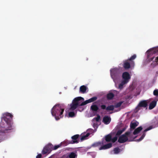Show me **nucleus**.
I'll return each mask as SVG.
<instances>
[{
    "label": "nucleus",
    "mask_w": 158,
    "mask_h": 158,
    "mask_svg": "<svg viewBox=\"0 0 158 158\" xmlns=\"http://www.w3.org/2000/svg\"><path fill=\"white\" fill-rule=\"evenodd\" d=\"M97 99V97H94L83 101L84 98L82 97H79L74 98L72 103L70 104L69 108L66 110V111L68 113V117L73 118L76 116L77 113V111L76 109L78 107L93 102Z\"/></svg>",
    "instance_id": "1"
},
{
    "label": "nucleus",
    "mask_w": 158,
    "mask_h": 158,
    "mask_svg": "<svg viewBox=\"0 0 158 158\" xmlns=\"http://www.w3.org/2000/svg\"><path fill=\"white\" fill-rule=\"evenodd\" d=\"M122 79L120 76L117 81V83H116L115 87L118 89H122L129 82L131 75L129 73L127 72H123L122 75Z\"/></svg>",
    "instance_id": "2"
},
{
    "label": "nucleus",
    "mask_w": 158,
    "mask_h": 158,
    "mask_svg": "<svg viewBox=\"0 0 158 158\" xmlns=\"http://www.w3.org/2000/svg\"><path fill=\"white\" fill-rule=\"evenodd\" d=\"M64 110V108L62 105H56L51 109V114L56 120H59L63 117Z\"/></svg>",
    "instance_id": "3"
},
{
    "label": "nucleus",
    "mask_w": 158,
    "mask_h": 158,
    "mask_svg": "<svg viewBox=\"0 0 158 158\" xmlns=\"http://www.w3.org/2000/svg\"><path fill=\"white\" fill-rule=\"evenodd\" d=\"M110 76L113 80L115 85L117 83V81L119 79V74L121 73V69L119 67H115L111 69L110 70Z\"/></svg>",
    "instance_id": "4"
},
{
    "label": "nucleus",
    "mask_w": 158,
    "mask_h": 158,
    "mask_svg": "<svg viewBox=\"0 0 158 158\" xmlns=\"http://www.w3.org/2000/svg\"><path fill=\"white\" fill-rule=\"evenodd\" d=\"M134 137L131 135L129 134L128 131L125 134L121 135L119 137L118 141L120 143H123L127 141H132Z\"/></svg>",
    "instance_id": "5"
},
{
    "label": "nucleus",
    "mask_w": 158,
    "mask_h": 158,
    "mask_svg": "<svg viewBox=\"0 0 158 158\" xmlns=\"http://www.w3.org/2000/svg\"><path fill=\"white\" fill-rule=\"evenodd\" d=\"M106 142L102 140V143L99 142L95 143L93 145V146L95 147L101 146L99 148V150H105L111 148L112 146L111 143L106 144Z\"/></svg>",
    "instance_id": "6"
},
{
    "label": "nucleus",
    "mask_w": 158,
    "mask_h": 158,
    "mask_svg": "<svg viewBox=\"0 0 158 158\" xmlns=\"http://www.w3.org/2000/svg\"><path fill=\"white\" fill-rule=\"evenodd\" d=\"M157 52H158V46L150 48L147 51L146 54H147V59L149 62L152 61L154 58V57L149 58L151 55Z\"/></svg>",
    "instance_id": "7"
},
{
    "label": "nucleus",
    "mask_w": 158,
    "mask_h": 158,
    "mask_svg": "<svg viewBox=\"0 0 158 158\" xmlns=\"http://www.w3.org/2000/svg\"><path fill=\"white\" fill-rule=\"evenodd\" d=\"M142 129L141 126L135 129L133 131H128L129 134L131 135L134 137L133 138V140L137 136L139 135Z\"/></svg>",
    "instance_id": "8"
},
{
    "label": "nucleus",
    "mask_w": 158,
    "mask_h": 158,
    "mask_svg": "<svg viewBox=\"0 0 158 158\" xmlns=\"http://www.w3.org/2000/svg\"><path fill=\"white\" fill-rule=\"evenodd\" d=\"M52 145L50 144L46 145L42 151V153L43 155L49 153L52 150Z\"/></svg>",
    "instance_id": "9"
},
{
    "label": "nucleus",
    "mask_w": 158,
    "mask_h": 158,
    "mask_svg": "<svg viewBox=\"0 0 158 158\" xmlns=\"http://www.w3.org/2000/svg\"><path fill=\"white\" fill-rule=\"evenodd\" d=\"M154 127H153L152 126H150L148 127L147 129H145L144 131L142 133V134L141 136L140 137L139 139H137L136 140V141L139 142V141H141L143 139L145 136L146 135V133H145L146 132L148 131H149V130L152 129Z\"/></svg>",
    "instance_id": "10"
},
{
    "label": "nucleus",
    "mask_w": 158,
    "mask_h": 158,
    "mask_svg": "<svg viewBox=\"0 0 158 158\" xmlns=\"http://www.w3.org/2000/svg\"><path fill=\"white\" fill-rule=\"evenodd\" d=\"M118 93L116 90H112L107 94V98L108 99H111L113 98L114 95L117 94Z\"/></svg>",
    "instance_id": "11"
},
{
    "label": "nucleus",
    "mask_w": 158,
    "mask_h": 158,
    "mask_svg": "<svg viewBox=\"0 0 158 158\" xmlns=\"http://www.w3.org/2000/svg\"><path fill=\"white\" fill-rule=\"evenodd\" d=\"M90 109L91 111L95 115L98 111L99 107L96 104L93 103L91 106Z\"/></svg>",
    "instance_id": "12"
},
{
    "label": "nucleus",
    "mask_w": 158,
    "mask_h": 158,
    "mask_svg": "<svg viewBox=\"0 0 158 158\" xmlns=\"http://www.w3.org/2000/svg\"><path fill=\"white\" fill-rule=\"evenodd\" d=\"M79 91L82 94L86 93L88 91V88L86 86L83 85L80 87Z\"/></svg>",
    "instance_id": "13"
},
{
    "label": "nucleus",
    "mask_w": 158,
    "mask_h": 158,
    "mask_svg": "<svg viewBox=\"0 0 158 158\" xmlns=\"http://www.w3.org/2000/svg\"><path fill=\"white\" fill-rule=\"evenodd\" d=\"M139 123L136 121L134 120L131 122L130 123V131H132L134 130L138 125Z\"/></svg>",
    "instance_id": "14"
},
{
    "label": "nucleus",
    "mask_w": 158,
    "mask_h": 158,
    "mask_svg": "<svg viewBox=\"0 0 158 158\" xmlns=\"http://www.w3.org/2000/svg\"><path fill=\"white\" fill-rule=\"evenodd\" d=\"M123 64V66L125 69H128L130 67H133L134 66L131 65V64L128 60H127L124 61Z\"/></svg>",
    "instance_id": "15"
},
{
    "label": "nucleus",
    "mask_w": 158,
    "mask_h": 158,
    "mask_svg": "<svg viewBox=\"0 0 158 158\" xmlns=\"http://www.w3.org/2000/svg\"><path fill=\"white\" fill-rule=\"evenodd\" d=\"M111 119L110 116H105L103 118V122L105 124H109L111 121Z\"/></svg>",
    "instance_id": "16"
},
{
    "label": "nucleus",
    "mask_w": 158,
    "mask_h": 158,
    "mask_svg": "<svg viewBox=\"0 0 158 158\" xmlns=\"http://www.w3.org/2000/svg\"><path fill=\"white\" fill-rule=\"evenodd\" d=\"M149 102V100H144L141 101L139 103L138 106H139L146 107L147 105V103Z\"/></svg>",
    "instance_id": "17"
},
{
    "label": "nucleus",
    "mask_w": 158,
    "mask_h": 158,
    "mask_svg": "<svg viewBox=\"0 0 158 158\" xmlns=\"http://www.w3.org/2000/svg\"><path fill=\"white\" fill-rule=\"evenodd\" d=\"M136 55L135 54H134L129 59H128V60L129 61L131 66H134L135 63L134 62L133 60L135 59L136 58Z\"/></svg>",
    "instance_id": "18"
},
{
    "label": "nucleus",
    "mask_w": 158,
    "mask_h": 158,
    "mask_svg": "<svg viewBox=\"0 0 158 158\" xmlns=\"http://www.w3.org/2000/svg\"><path fill=\"white\" fill-rule=\"evenodd\" d=\"M79 136V135H75L73 136L71 138L73 140H74L73 141L70 143H78V142L77 140V139L78 138V137Z\"/></svg>",
    "instance_id": "19"
},
{
    "label": "nucleus",
    "mask_w": 158,
    "mask_h": 158,
    "mask_svg": "<svg viewBox=\"0 0 158 158\" xmlns=\"http://www.w3.org/2000/svg\"><path fill=\"white\" fill-rule=\"evenodd\" d=\"M122 150H120L118 148H116L114 149L111 153L112 154H118Z\"/></svg>",
    "instance_id": "20"
},
{
    "label": "nucleus",
    "mask_w": 158,
    "mask_h": 158,
    "mask_svg": "<svg viewBox=\"0 0 158 158\" xmlns=\"http://www.w3.org/2000/svg\"><path fill=\"white\" fill-rule=\"evenodd\" d=\"M156 101L154 100L152 101L150 104L149 109L150 110L153 109L156 105Z\"/></svg>",
    "instance_id": "21"
},
{
    "label": "nucleus",
    "mask_w": 158,
    "mask_h": 158,
    "mask_svg": "<svg viewBox=\"0 0 158 158\" xmlns=\"http://www.w3.org/2000/svg\"><path fill=\"white\" fill-rule=\"evenodd\" d=\"M77 156V152H71L68 156L69 158H76Z\"/></svg>",
    "instance_id": "22"
},
{
    "label": "nucleus",
    "mask_w": 158,
    "mask_h": 158,
    "mask_svg": "<svg viewBox=\"0 0 158 158\" xmlns=\"http://www.w3.org/2000/svg\"><path fill=\"white\" fill-rule=\"evenodd\" d=\"M111 136L110 134H109L106 136L105 139H103L104 141L106 142H108L111 140Z\"/></svg>",
    "instance_id": "23"
},
{
    "label": "nucleus",
    "mask_w": 158,
    "mask_h": 158,
    "mask_svg": "<svg viewBox=\"0 0 158 158\" xmlns=\"http://www.w3.org/2000/svg\"><path fill=\"white\" fill-rule=\"evenodd\" d=\"M95 130L92 129H89L87 131V134L89 136L90 134H93L95 132Z\"/></svg>",
    "instance_id": "24"
},
{
    "label": "nucleus",
    "mask_w": 158,
    "mask_h": 158,
    "mask_svg": "<svg viewBox=\"0 0 158 158\" xmlns=\"http://www.w3.org/2000/svg\"><path fill=\"white\" fill-rule=\"evenodd\" d=\"M88 135L86 133L85 135H83L81 136V141H82L84 140L87 139Z\"/></svg>",
    "instance_id": "25"
},
{
    "label": "nucleus",
    "mask_w": 158,
    "mask_h": 158,
    "mask_svg": "<svg viewBox=\"0 0 158 158\" xmlns=\"http://www.w3.org/2000/svg\"><path fill=\"white\" fill-rule=\"evenodd\" d=\"M100 119V116L99 115H98L97 117L94 118L93 119V121L94 122H98L99 121Z\"/></svg>",
    "instance_id": "26"
},
{
    "label": "nucleus",
    "mask_w": 158,
    "mask_h": 158,
    "mask_svg": "<svg viewBox=\"0 0 158 158\" xmlns=\"http://www.w3.org/2000/svg\"><path fill=\"white\" fill-rule=\"evenodd\" d=\"M126 129V128H124L123 130H118L116 133V135H119L121 134Z\"/></svg>",
    "instance_id": "27"
},
{
    "label": "nucleus",
    "mask_w": 158,
    "mask_h": 158,
    "mask_svg": "<svg viewBox=\"0 0 158 158\" xmlns=\"http://www.w3.org/2000/svg\"><path fill=\"white\" fill-rule=\"evenodd\" d=\"M122 102H120L116 104L114 106V108H119L122 104Z\"/></svg>",
    "instance_id": "28"
},
{
    "label": "nucleus",
    "mask_w": 158,
    "mask_h": 158,
    "mask_svg": "<svg viewBox=\"0 0 158 158\" xmlns=\"http://www.w3.org/2000/svg\"><path fill=\"white\" fill-rule=\"evenodd\" d=\"M114 109L115 108L114 106L113 105L109 106L106 108V110H112Z\"/></svg>",
    "instance_id": "29"
},
{
    "label": "nucleus",
    "mask_w": 158,
    "mask_h": 158,
    "mask_svg": "<svg viewBox=\"0 0 158 158\" xmlns=\"http://www.w3.org/2000/svg\"><path fill=\"white\" fill-rule=\"evenodd\" d=\"M61 146V144H60L58 145H55L54 146L53 148H52V150H56L57 149V148L60 147Z\"/></svg>",
    "instance_id": "30"
},
{
    "label": "nucleus",
    "mask_w": 158,
    "mask_h": 158,
    "mask_svg": "<svg viewBox=\"0 0 158 158\" xmlns=\"http://www.w3.org/2000/svg\"><path fill=\"white\" fill-rule=\"evenodd\" d=\"M94 123L93 124V127L94 128V130H95V131H96L97 130V128H98V125L96 123H95V122H94Z\"/></svg>",
    "instance_id": "31"
},
{
    "label": "nucleus",
    "mask_w": 158,
    "mask_h": 158,
    "mask_svg": "<svg viewBox=\"0 0 158 158\" xmlns=\"http://www.w3.org/2000/svg\"><path fill=\"white\" fill-rule=\"evenodd\" d=\"M153 94L155 96L158 95V90L156 89L154 90L153 92Z\"/></svg>",
    "instance_id": "32"
},
{
    "label": "nucleus",
    "mask_w": 158,
    "mask_h": 158,
    "mask_svg": "<svg viewBox=\"0 0 158 158\" xmlns=\"http://www.w3.org/2000/svg\"><path fill=\"white\" fill-rule=\"evenodd\" d=\"M117 136L114 137L112 139H111L112 141L113 142H115V141L117 140Z\"/></svg>",
    "instance_id": "33"
},
{
    "label": "nucleus",
    "mask_w": 158,
    "mask_h": 158,
    "mask_svg": "<svg viewBox=\"0 0 158 158\" xmlns=\"http://www.w3.org/2000/svg\"><path fill=\"white\" fill-rule=\"evenodd\" d=\"M153 62L156 63V64H158V56L156 58L154 61H153Z\"/></svg>",
    "instance_id": "34"
},
{
    "label": "nucleus",
    "mask_w": 158,
    "mask_h": 158,
    "mask_svg": "<svg viewBox=\"0 0 158 158\" xmlns=\"http://www.w3.org/2000/svg\"><path fill=\"white\" fill-rule=\"evenodd\" d=\"M42 156V155L41 154H39L36 156V158H41Z\"/></svg>",
    "instance_id": "35"
},
{
    "label": "nucleus",
    "mask_w": 158,
    "mask_h": 158,
    "mask_svg": "<svg viewBox=\"0 0 158 158\" xmlns=\"http://www.w3.org/2000/svg\"><path fill=\"white\" fill-rule=\"evenodd\" d=\"M101 108L102 109H105L106 108V106L105 105H102L101 106Z\"/></svg>",
    "instance_id": "36"
},
{
    "label": "nucleus",
    "mask_w": 158,
    "mask_h": 158,
    "mask_svg": "<svg viewBox=\"0 0 158 158\" xmlns=\"http://www.w3.org/2000/svg\"><path fill=\"white\" fill-rule=\"evenodd\" d=\"M120 110V109L119 108H118V110H117V111H119V110Z\"/></svg>",
    "instance_id": "37"
}]
</instances>
